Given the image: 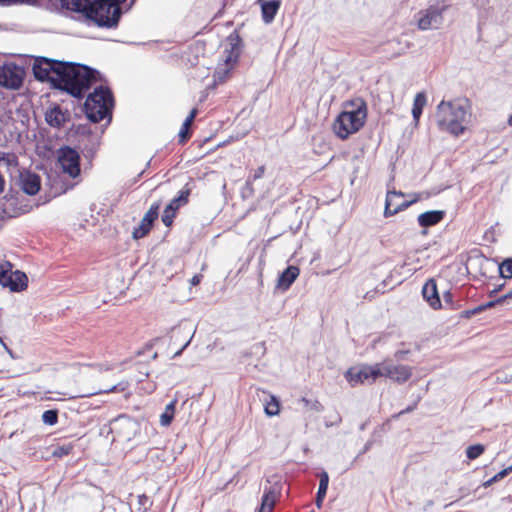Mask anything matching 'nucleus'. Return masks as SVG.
I'll return each instance as SVG.
<instances>
[{
	"label": "nucleus",
	"mask_w": 512,
	"mask_h": 512,
	"mask_svg": "<svg viewBox=\"0 0 512 512\" xmlns=\"http://www.w3.org/2000/svg\"><path fill=\"white\" fill-rule=\"evenodd\" d=\"M505 287V283H502L500 285H497L493 290H491L489 293H488V296L490 298H494L500 291H502Z\"/></svg>",
	"instance_id": "49"
},
{
	"label": "nucleus",
	"mask_w": 512,
	"mask_h": 512,
	"mask_svg": "<svg viewBox=\"0 0 512 512\" xmlns=\"http://www.w3.org/2000/svg\"><path fill=\"white\" fill-rule=\"evenodd\" d=\"M38 0H0V6L34 5Z\"/></svg>",
	"instance_id": "41"
},
{
	"label": "nucleus",
	"mask_w": 512,
	"mask_h": 512,
	"mask_svg": "<svg viewBox=\"0 0 512 512\" xmlns=\"http://www.w3.org/2000/svg\"><path fill=\"white\" fill-rule=\"evenodd\" d=\"M44 116L46 123L50 127L57 129L64 127L72 119L71 112L58 103H52L46 110Z\"/></svg>",
	"instance_id": "17"
},
{
	"label": "nucleus",
	"mask_w": 512,
	"mask_h": 512,
	"mask_svg": "<svg viewBox=\"0 0 512 512\" xmlns=\"http://www.w3.org/2000/svg\"><path fill=\"white\" fill-rule=\"evenodd\" d=\"M261 7V16L265 24H270L281 5L280 0H257Z\"/></svg>",
	"instance_id": "24"
},
{
	"label": "nucleus",
	"mask_w": 512,
	"mask_h": 512,
	"mask_svg": "<svg viewBox=\"0 0 512 512\" xmlns=\"http://www.w3.org/2000/svg\"><path fill=\"white\" fill-rule=\"evenodd\" d=\"M7 157V153L0 151V161L4 160Z\"/></svg>",
	"instance_id": "61"
},
{
	"label": "nucleus",
	"mask_w": 512,
	"mask_h": 512,
	"mask_svg": "<svg viewBox=\"0 0 512 512\" xmlns=\"http://www.w3.org/2000/svg\"><path fill=\"white\" fill-rule=\"evenodd\" d=\"M265 170V166L261 165L253 173H250L249 176L247 177V186H250V182H254L262 178L265 173Z\"/></svg>",
	"instance_id": "40"
},
{
	"label": "nucleus",
	"mask_w": 512,
	"mask_h": 512,
	"mask_svg": "<svg viewBox=\"0 0 512 512\" xmlns=\"http://www.w3.org/2000/svg\"><path fill=\"white\" fill-rule=\"evenodd\" d=\"M192 333L191 329L186 327H173L170 335L171 343H176L178 340H181V338L187 340Z\"/></svg>",
	"instance_id": "30"
},
{
	"label": "nucleus",
	"mask_w": 512,
	"mask_h": 512,
	"mask_svg": "<svg viewBox=\"0 0 512 512\" xmlns=\"http://www.w3.org/2000/svg\"><path fill=\"white\" fill-rule=\"evenodd\" d=\"M381 363L382 377L391 379L401 385L406 383L412 376L413 368L408 365H395L391 359H385Z\"/></svg>",
	"instance_id": "14"
},
{
	"label": "nucleus",
	"mask_w": 512,
	"mask_h": 512,
	"mask_svg": "<svg viewBox=\"0 0 512 512\" xmlns=\"http://www.w3.org/2000/svg\"><path fill=\"white\" fill-rule=\"evenodd\" d=\"M145 173V169L142 170L134 179V182H137L142 176L143 174Z\"/></svg>",
	"instance_id": "60"
},
{
	"label": "nucleus",
	"mask_w": 512,
	"mask_h": 512,
	"mask_svg": "<svg viewBox=\"0 0 512 512\" xmlns=\"http://www.w3.org/2000/svg\"><path fill=\"white\" fill-rule=\"evenodd\" d=\"M508 124H509L510 126H512V114H511V115L509 116V118H508Z\"/></svg>",
	"instance_id": "64"
},
{
	"label": "nucleus",
	"mask_w": 512,
	"mask_h": 512,
	"mask_svg": "<svg viewBox=\"0 0 512 512\" xmlns=\"http://www.w3.org/2000/svg\"><path fill=\"white\" fill-rule=\"evenodd\" d=\"M489 4L488 0H476L474 5L481 9H486Z\"/></svg>",
	"instance_id": "54"
},
{
	"label": "nucleus",
	"mask_w": 512,
	"mask_h": 512,
	"mask_svg": "<svg viewBox=\"0 0 512 512\" xmlns=\"http://www.w3.org/2000/svg\"><path fill=\"white\" fill-rule=\"evenodd\" d=\"M317 477L319 479V487L315 496V505L318 509H320L327 494L329 486V475L327 471L322 470L317 474Z\"/></svg>",
	"instance_id": "26"
},
{
	"label": "nucleus",
	"mask_w": 512,
	"mask_h": 512,
	"mask_svg": "<svg viewBox=\"0 0 512 512\" xmlns=\"http://www.w3.org/2000/svg\"><path fill=\"white\" fill-rule=\"evenodd\" d=\"M421 235H422V236H426V235H428V229H424V228H422Z\"/></svg>",
	"instance_id": "63"
},
{
	"label": "nucleus",
	"mask_w": 512,
	"mask_h": 512,
	"mask_svg": "<svg viewBox=\"0 0 512 512\" xmlns=\"http://www.w3.org/2000/svg\"><path fill=\"white\" fill-rule=\"evenodd\" d=\"M197 114V109L194 108L191 110L189 115L186 117L184 122L182 123V126L180 128V131L178 133V142L181 145H184L192 136V130L189 128L190 124L194 121Z\"/></svg>",
	"instance_id": "27"
},
{
	"label": "nucleus",
	"mask_w": 512,
	"mask_h": 512,
	"mask_svg": "<svg viewBox=\"0 0 512 512\" xmlns=\"http://www.w3.org/2000/svg\"><path fill=\"white\" fill-rule=\"evenodd\" d=\"M248 192L249 196H252L254 194V188H253V182H250V186H247V181L245 182V185L243 187V196H245V193Z\"/></svg>",
	"instance_id": "50"
},
{
	"label": "nucleus",
	"mask_w": 512,
	"mask_h": 512,
	"mask_svg": "<svg viewBox=\"0 0 512 512\" xmlns=\"http://www.w3.org/2000/svg\"><path fill=\"white\" fill-rule=\"evenodd\" d=\"M74 448L72 443H67L63 445H57L53 448L51 454L55 458H62L63 456L69 455Z\"/></svg>",
	"instance_id": "36"
},
{
	"label": "nucleus",
	"mask_w": 512,
	"mask_h": 512,
	"mask_svg": "<svg viewBox=\"0 0 512 512\" xmlns=\"http://www.w3.org/2000/svg\"><path fill=\"white\" fill-rule=\"evenodd\" d=\"M138 504L139 508H143L144 511L148 510L152 505L150 498L146 494H141L138 496Z\"/></svg>",
	"instance_id": "43"
},
{
	"label": "nucleus",
	"mask_w": 512,
	"mask_h": 512,
	"mask_svg": "<svg viewBox=\"0 0 512 512\" xmlns=\"http://www.w3.org/2000/svg\"><path fill=\"white\" fill-rule=\"evenodd\" d=\"M504 304V298L503 297H497L495 299H492L486 303H483L482 304V307H483V310L486 311L488 309H491V308H494L496 307L497 305H502Z\"/></svg>",
	"instance_id": "42"
},
{
	"label": "nucleus",
	"mask_w": 512,
	"mask_h": 512,
	"mask_svg": "<svg viewBox=\"0 0 512 512\" xmlns=\"http://www.w3.org/2000/svg\"><path fill=\"white\" fill-rule=\"evenodd\" d=\"M192 192V187L189 185V183H186L183 188L178 192V195L175 196L164 208L163 214L161 216V221L163 224L171 228L174 219L177 216V213L179 209L189 202V197Z\"/></svg>",
	"instance_id": "12"
},
{
	"label": "nucleus",
	"mask_w": 512,
	"mask_h": 512,
	"mask_svg": "<svg viewBox=\"0 0 512 512\" xmlns=\"http://www.w3.org/2000/svg\"><path fill=\"white\" fill-rule=\"evenodd\" d=\"M450 8L445 0H436L425 10L419 12L418 28L420 30L439 29L443 24V14Z\"/></svg>",
	"instance_id": "7"
},
{
	"label": "nucleus",
	"mask_w": 512,
	"mask_h": 512,
	"mask_svg": "<svg viewBox=\"0 0 512 512\" xmlns=\"http://www.w3.org/2000/svg\"><path fill=\"white\" fill-rule=\"evenodd\" d=\"M41 419L45 425H49V426L56 425L58 423V419H59V409L54 408V409L45 410L42 413Z\"/></svg>",
	"instance_id": "32"
},
{
	"label": "nucleus",
	"mask_w": 512,
	"mask_h": 512,
	"mask_svg": "<svg viewBox=\"0 0 512 512\" xmlns=\"http://www.w3.org/2000/svg\"><path fill=\"white\" fill-rule=\"evenodd\" d=\"M472 309H473L474 315H478V314L484 312L482 304H480Z\"/></svg>",
	"instance_id": "58"
},
{
	"label": "nucleus",
	"mask_w": 512,
	"mask_h": 512,
	"mask_svg": "<svg viewBox=\"0 0 512 512\" xmlns=\"http://www.w3.org/2000/svg\"><path fill=\"white\" fill-rule=\"evenodd\" d=\"M194 334H195V331H193V333H192V334L189 336V338L184 342V344L181 346V348H180V349H178V350L174 353V355L172 356V359H176V358L180 357V356L183 354L184 350H185V349L190 345V343H191V341H192V339H193V337H194Z\"/></svg>",
	"instance_id": "45"
},
{
	"label": "nucleus",
	"mask_w": 512,
	"mask_h": 512,
	"mask_svg": "<svg viewBox=\"0 0 512 512\" xmlns=\"http://www.w3.org/2000/svg\"><path fill=\"white\" fill-rule=\"evenodd\" d=\"M177 399L170 401L164 412L160 415V424L164 427L170 426L175 417Z\"/></svg>",
	"instance_id": "29"
},
{
	"label": "nucleus",
	"mask_w": 512,
	"mask_h": 512,
	"mask_svg": "<svg viewBox=\"0 0 512 512\" xmlns=\"http://www.w3.org/2000/svg\"><path fill=\"white\" fill-rule=\"evenodd\" d=\"M0 285L11 292L19 293L27 289L28 277L21 270H13L11 262L4 261L0 264Z\"/></svg>",
	"instance_id": "9"
},
{
	"label": "nucleus",
	"mask_w": 512,
	"mask_h": 512,
	"mask_svg": "<svg viewBox=\"0 0 512 512\" xmlns=\"http://www.w3.org/2000/svg\"><path fill=\"white\" fill-rule=\"evenodd\" d=\"M160 208L161 201H156L150 206L140 221V224L133 229L132 238L134 240L142 239L150 233L159 217Z\"/></svg>",
	"instance_id": "15"
},
{
	"label": "nucleus",
	"mask_w": 512,
	"mask_h": 512,
	"mask_svg": "<svg viewBox=\"0 0 512 512\" xmlns=\"http://www.w3.org/2000/svg\"><path fill=\"white\" fill-rule=\"evenodd\" d=\"M469 100L467 98L456 101H441L437 106V118L453 119L465 122L467 116V107Z\"/></svg>",
	"instance_id": "13"
},
{
	"label": "nucleus",
	"mask_w": 512,
	"mask_h": 512,
	"mask_svg": "<svg viewBox=\"0 0 512 512\" xmlns=\"http://www.w3.org/2000/svg\"><path fill=\"white\" fill-rule=\"evenodd\" d=\"M472 316H475L473 309L464 310L459 315L461 319H470Z\"/></svg>",
	"instance_id": "51"
},
{
	"label": "nucleus",
	"mask_w": 512,
	"mask_h": 512,
	"mask_svg": "<svg viewBox=\"0 0 512 512\" xmlns=\"http://www.w3.org/2000/svg\"><path fill=\"white\" fill-rule=\"evenodd\" d=\"M57 162L62 171L71 178H77L81 173V152L72 144L62 145L57 149Z\"/></svg>",
	"instance_id": "6"
},
{
	"label": "nucleus",
	"mask_w": 512,
	"mask_h": 512,
	"mask_svg": "<svg viewBox=\"0 0 512 512\" xmlns=\"http://www.w3.org/2000/svg\"><path fill=\"white\" fill-rule=\"evenodd\" d=\"M404 196H405V194L402 191H397L395 189L387 192L386 200H385V208H384V217L385 218L391 217V216L407 209L408 207L417 203L420 200L419 194H414L413 199L402 201L400 203V205H396L395 208H392V206L394 204V199L396 197H404Z\"/></svg>",
	"instance_id": "18"
},
{
	"label": "nucleus",
	"mask_w": 512,
	"mask_h": 512,
	"mask_svg": "<svg viewBox=\"0 0 512 512\" xmlns=\"http://www.w3.org/2000/svg\"><path fill=\"white\" fill-rule=\"evenodd\" d=\"M443 300L444 303L451 309V310H458L461 307L460 301H454V296L451 290H445L443 291Z\"/></svg>",
	"instance_id": "37"
},
{
	"label": "nucleus",
	"mask_w": 512,
	"mask_h": 512,
	"mask_svg": "<svg viewBox=\"0 0 512 512\" xmlns=\"http://www.w3.org/2000/svg\"><path fill=\"white\" fill-rule=\"evenodd\" d=\"M485 449V446L481 443L470 445L466 448V457L469 460H475L485 452Z\"/></svg>",
	"instance_id": "34"
},
{
	"label": "nucleus",
	"mask_w": 512,
	"mask_h": 512,
	"mask_svg": "<svg viewBox=\"0 0 512 512\" xmlns=\"http://www.w3.org/2000/svg\"><path fill=\"white\" fill-rule=\"evenodd\" d=\"M251 353L258 357V358H261L265 355L266 353V346H265V342H257L255 344H253L251 347Z\"/></svg>",
	"instance_id": "39"
},
{
	"label": "nucleus",
	"mask_w": 512,
	"mask_h": 512,
	"mask_svg": "<svg viewBox=\"0 0 512 512\" xmlns=\"http://www.w3.org/2000/svg\"><path fill=\"white\" fill-rule=\"evenodd\" d=\"M499 276L504 279H512V257L505 258L498 264Z\"/></svg>",
	"instance_id": "31"
},
{
	"label": "nucleus",
	"mask_w": 512,
	"mask_h": 512,
	"mask_svg": "<svg viewBox=\"0 0 512 512\" xmlns=\"http://www.w3.org/2000/svg\"><path fill=\"white\" fill-rule=\"evenodd\" d=\"M22 191L30 196H35L41 189V177L34 172L27 171L20 175Z\"/></svg>",
	"instance_id": "21"
},
{
	"label": "nucleus",
	"mask_w": 512,
	"mask_h": 512,
	"mask_svg": "<svg viewBox=\"0 0 512 512\" xmlns=\"http://www.w3.org/2000/svg\"><path fill=\"white\" fill-rule=\"evenodd\" d=\"M270 398H271L270 401L267 402L266 405H265L264 411H265L267 416L272 417V416H276V415L279 414V412H280V401L274 395H271Z\"/></svg>",
	"instance_id": "33"
},
{
	"label": "nucleus",
	"mask_w": 512,
	"mask_h": 512,
	"mask_svg": "<svg viewBox=\"0 0 512 512\" xmlns=\"http://www.w3.org/2000/svg\"><path fill=\"white\" fill-rule=\"evenodd\" d=\"M341 421H342V418H341L340 414L336 413L334 420L325 421V426L326 427H332V426H335V425H339L341 423Z\"/></svg>",
	"instance_id": "48"
},
{
	"label": "nucleus",
	"mask_w": 512,
	"mask_h": 512,
	"mask_svg": "<svg viewBox=\"0 0 512 512\" xmlns=\"http://www.w3.org/2000/svg\"><path fill=\"white\" fill-rule=\"evenodd\" d=\"M59 74L52 82V89L59 90L73 98L86 97L82 111L90 123H100L103 119L112 120L115 99L108 85L99 84L88 93L92 86L102 81V74L95 68L77 62L63 61Z\"/></svg>",
	"instance_id": "1"
},
{
	"label": "nucleus",
	"mask_w": 512,
	"mask_h": 512,
	"mask_svg": "<svg viewBox=\"0 0 512 512\" xmlns=\"http://www.w3.org/2000/svg\"><path fill=\"white\" fill-rule=\"evenodd\" d=\"M404 53H405V48H403L400 51H398L394 56H400V55H402Z\"/></svg>",
	"instance_id": "62"
},
{
	"label": "nucleus",
	"mask_w": 512,
	"mask_h": 512,
	"mask_svg": "<svg viewBox=\"0 0 512 512\" xmlns=\"http://www.w3.org/2000/svg\"><path fill=\"white\" fill-rule=\"evenodd\" d=\"M8 166H15L18 164V158L15 154L7 153V157L3 160Z\"/></svg>",
	"instance_id": "47"
},
{
	"label": "nucleus",
	"mask_w": 512,
	"mask_h": 512,
	"mask_svg": "<svg viewBox=\"0 0 512 512\" xmlns=\"http://www.w3.org/2000/svg\"><path fill=\"white\" fill-rule=\"evenodd\" d=\"M421 294L423 299L432 309L438 310L443 307L437 287V282L434 278H429L424 283Z\"/></svg>",
	"instance_id": "20"
},
{
	"label": "nucleus",
	"mask_w": 512,
	"mask_h": 512,
	"mask_svg": "<svg viewBox=\"0 0 512 512\" xmlns=\"http://www.w3.org/2000/svg\"><path fill=\"white\" fill-rule=\"evenodd\" d=\"M26 72L24 67L13 63H4L0 66V86L17 90L22 87Z\"/></svg>",
	"instance_id": "11"
},
{
	"label": "nucleus",
	"mask_w": 512,
	"mask_h": 512,
	"mask_svg": "<svg viewBox=\"0 0 512 512\" xmlns=\"http://www.w3.org/2000/svg\"><path fill=\"white\" fill-rule=\"evenodd\" d=\"M62 60H56L45 56H35L32 63L34 78L41 83H49L52 89V82L59 74Z\"/></svg>",
	"instance_id": "8"
},
{
	"label": "nucleus",
	"mask_w": 512,
	"mask_h": 512,
	"mask_svg": "<svg viewBox=\"0 0 512 512\" xmlns=\"http://www.w3.org/2000/svg\"><path fill=\"white\" fill-rule=\"evenodd\" d=\"M227 42L230 46L229 49L225 50L226 56L224 58V62L226 64V68L217 69L214 73V81L215 83H224L226 79L229 77L231 73V69L235 64L238 63L241 50L243 47V40L237 30H234L227 37Z\"/></svg>",
	"instance_id": "5"
},
{
	"label": "nucleus",
	"mask_w": 512,
	"mask_h": 512,
	"mask_svg": "<svg viewBox=\"0 0 512 512\" xmlns=\"http://www.w3.org/2000/svg\"><path fill=\"white\" fill-rule=\"evenodd\" d=\"M112 423L116 425L117 434L128 441L133 439L141 429L140 422L127 414L117 416Z\"/></svg>",
	"instance_id": "16"
},
{
	"label": "nucleus",
	"mask_w": 512,
	"mask_h": 512,
	"mask_svg": "<svg viewBox=\"0 0 512 512\" xmlns=\"http://www.w3.org/2000/svg\"><path fill=\"white\" fill-rule=\"evenodd\" d=\"M64 139L74 145L91 164L101 144V136L94 133L91 125L72 124L65 132Z\"/></svg>",
	"instance_id": "4"
},
{
	"label": "nucleus",
	"mask_w": 512,
	"mask_h": 512,
	"mask_svg": "<svg viewBox=\"0 0 512 512\" xmlns=\"http://www.w3.org/2000/svg\"><path fill=\"white\" fill-rule=\"evenodd\" d=\"M445 217V210H429L421 213L417 217V222L421 228L428 229L441 223Z\"/></svg>",
	"instance_id": "23"
},
{
	"label": "nucleus",
	"mask_w": 512,
	"mask_h": 512,
	"mask_svg": "<svg viewBox=\"0 0 512 512\" xmlns=\"http://www.w3.org/2000/svg\"><path fill=\"white\" fill-rule=\"evenodd\" d=\"M202 278L203 276L201 274H195L190 280L191 285H198L201 282Z\"/></svg>",
	"instance_id": "52"
},
{
	"label": "nucleus",
	"mask_w": 512,
	"mask_h": 512,
	"mask_svg": "<svg viewBox=\"0 0 512 512\" xmlns=\"http://www.w3.org/2000/svg\"><path fill=\"white\" fill-rule=\"evenodd\" d=\"M5 178L4 176L2 175V173L0 172V194H2L5 190Z\"/></svg>",
	"instance_id": "56"
},
{
	"label": "nucleus",
	"mask_w": 512,
	"mask_h": 512,
	"mask_svg": "<svg viewBox=\"0 0 512 512\" xmlns=\"http://www.w3.org/2000/svg\"><path fill=\"white\" fill-rule=\"evenodd\" d=\"M18 194L17 191L13 190L12 188L6 193V195L4 196L5 200L6 201H11L15 198V195Z\"/></svg>",
	"instance_id": "53"
},
{
	"label": "nucleus",
	"mask_w": 512,
	"mask_h": 512,
	"mask_svg": "<svg viewBox=\"0 0 512 512\" xmlns=\"http://www.w3.org/2000/svg\"><path fill=\"white\" fill-rule=\"evenodd\" d=\"M126 388V385L123 384V383H118L114 386H112L111 388L109 389H106V390H103V393H116V392H122L124 391ZM98 393H102V391L100 392H96L95 394H98Z\"/></svg>",
	"instance_id": "46"
},
{
	"label": "nucleus",
	"mask_w": 512,
	"mask_h": 512,
	"mask_svg": "<svg viewBox=\"0 0 512 512\" xmlns=\"http://www.w3.org/2000/svg\"><path fill=\"white\" fill-rule=\"evenodd\" d=\"M267 482L270 484V486L264 488L261 503L262 506H267L269 510H272L276 504L277 499L281 495L283 484L278 475H272L271 477L267 478Z\"/></svg>",
	"instance_id": "19"
},
{
	"label": "nucleus",
	"mask_w": 512,
	"mask_h": 512,
	"mask_svg": "<svg viewBox=\"0 0 512 512\" xmlns=\"http://www.w3.org/2000/svg\"><path fill=\"white\" fill-rule=\"evenodd\" d=\"M437 124L441 131H446L456 137L462 135L466 130L463 122L453 119L437 118Z\"/></svg>",
	"instance_id": "25"
},
{
	"label": "nucleus",
	"mask_w": 512,
	"mask_h": 512,
	"mask_svg": "<svg viewBox=\"0 0 512 512\" xmlns=\"http://www.w3.org/2000/svg\"><path fill=\"white\" fill-rule=\"evenodd\" d=\"M410 353L409 349H399L394 353V359L397 362L407 360Z\"/></svg>",
	"instance_id": "44"
},
{
	"label": "nucleus",
	"mask_w": 512,
	"mask_h": 512,
	"mask_svg": "<svg viewBox=\"0 0 512 512\" xmlns=\"http://www.w3.org/2000/svg\"><path fill=\"white\" fill-rule=\"evenodd\" d=\"M241 356H242V358H249L254 355L251 353V349L249 348L247 350L242 351Z\"/></svg>",
	"instance_id": "57"
},
{
	"label": "nucleus",
	"mask_w": 512,
	"mask_h": 512,
	"mask_svg": "<svg viewBox=\"0 0 512 512\" xmlns=\"http://www.w3.org/2000/svg\"><path fill=\"white\" fill-rule=\"evenodd\" d=\"M301 402H303L306 407H309L313 411L322 412L324 410V406L318 400H310L306 397H303Z\"/></svg>",
	"instance_id": "38"
},
{
	"label": "nucleus",
	"mask_w": 512,
	"mask_h": 512,
	"mask_svg": "<svg viewBox=\"0 0 512 512\" xmlns=\"http://www.w3.org/2000/svg\"><path fill=\"white\" fill-rule=\"evenodd\" d=\"M344 377L351 387L364 384L365 382L374 383L382 377L381 363L373 365L363 364L360 367H350L345 373Z\"/></svg>",
	"instance_id": "10"
},
{
	"label": "nucleus",
	"mask_w": 512,
	"mask_h": 512,
	"mask_svg": "<svg viewBox=\"0 0 512 512\" xmlns=\"http://www.w3.org/2000/svg\"><path fill=\"white\" fill-rule=\"evenodd\" d=\"M510 473H512V464L504 469H502L501 471H499L498 473H496L493 477H491L490 479H488L487 481H485L483 483V486L485 488L487 487H490L491 485H493L494 483L504 479L505 477H507Z\"/></svg>",
	"instance_id": "35"
},
{
	"label": "nucleus",
	"mask_w": 512,
	"mask_h": 512,
	"mask_svg": "<svg viewBox=\"0 0 512 512\" xmlns=\"http://www.w3.org/2000/svg\"><path fill=\"white\" fill-rule=\"evenodd\" d=\"M345 105L353 108L341 111L332 125L335 135L341 140H346L357 133L365 125L368 113L367 103L363 98L346 101Z\"/></svg>",
	"instance_id": "3"
},
{
	"label": "nucleus",
	"mask_w": 512,
	"mask_h": 512,
	"mask_svg": "<svg viewBox=\"0 0 512 512\" xmlns=\"http://www.w3.org/2000/svg\"><path fill=\"white\" fill-rule=\"evenodd\" d=\"M63 9L79 13L99 28H116L126 0H58ZM135 0H132L134 2Z\"/></svg>",
	"instance_id": "2"
},
{
	"label": "nucleus",
	"mask_w": 512,
	"mask_h": 512,
	"mask_svg": "<svg viewBox=\"0 0 512 512\" xmlns=\"http://www.w3.org/2000/svg\"><path fill=\"white\" fill-rule=\"evenodd\" d=\"M427 97L424 92H418L413 101L412 107V117L415 123L417 124L420 120V117L423 113L424 106L426 105Z\"/></svg>",
	"instance_id": "28"
},
{
	"label": "nucleus",
	"mask_w": 512,
	"mask_h": 512,
	"mask_svg": "<svg viewBox=\"0 0 512 512\" xmlns=\"http://www.w3.org/2000/svg\"><path fill=\"white\" fill-rule=\"evenodd\" d=\"M300 274V269L295 265H288L277 278L276 289L282 292H286Z\"/></svg>",
	"instance_id": "22"
},
{
	"label": "nucleus",
	"mask_w": 512,
	"mask_h": 512,
	"mask_svg": "<svg viewBox=\"0 0 512 512\" xmlns=\"http://www.w3.org/2000/svg\"><path fill=\"white\" fill-rule=\"evenodd\" d=\"M414 408H415V405L408 406L407 408H405L404 410H402V411L399 413V415H401V414H405V413H409V412L413 411V410H414Z\"/></svg>",
	"instance_id": "59"
},
{
	"label": "nucleus",
	"mask_w": 512,
	"mask_h": 512,
	"mask_svg": "<svg viewBox=\"0 0 512 512\" xmlns=\"http://www.w3.org/2000/svg\"><path fill=\"white\" fill-rule=\"evenodd\" d=\"M504 298V304H509V301L512 300V289L509 290L506 294L502 295Z\"/></svg>",
	"instance_id": "55"
}]
</instances>
